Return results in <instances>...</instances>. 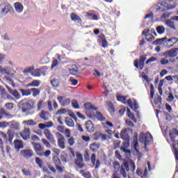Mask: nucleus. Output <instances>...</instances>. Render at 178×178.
I'll list each match as a JSON object with an SVG mask.
<instances>
[{
    "mask_svg": "<svg viewBox=\"0 0 178 178\" xmlns=\"http://www.w3.org/2000/svg\"><path fill=\"white\" fill-rule=\"evenodd\" d=\"M170 16V14L164 13L161 17V21L163 22V20H166V19H168Z\"/></svg>",
    "mask_w": 178,
    "mask_h": 178,
    "instance_id": "obj_63",
    "label": "nucleus"
},
{
    "mask_svg": "<svg viewBox=\"0 0 178 178\" xmlns=\"http://www.w3.org/2000/svg\"><path fill=\"white\" fill-rule=\"evenodd\" d=\"M58 101L63 105V106H67L70 104V99L58 96L57 97Z\"/></svg>",
    "mask_w": 178,
    "mask_h": 178,
    "instance_id": "obj_14",
    "label": "nucleus"
},
{
    "mask_svg": "<svg viewBox=\"0 0 178 178\" xmlns=\"http://www.w3.org/2000/svg\"><path fill=\"white\" fill-rule=\"evenodd\" d=\"M90 148L91 151H93V152H95V151H97V149L99 148V145L96 143L90 144Z\"/></svg>",
    "mask_w": 178,
    "mask_h": 178,
    "instance_id": "obj_40",
    "label": "nucleus"
},
{
    "mask_svg": "<svg viewBox=\"0 0 178 178\" xmlns=\"http://www.w3.org/2000/svg\"><path fill=\"white\" fill-rule=\"evenodd\" d=\"M133 144L134 149L136 151V152H138V149H137V147H138V140L137 136L134 137Z\"/></svg>",
    "mask_w": 178,
    "mask_h": 178,
    "instance_id": "obj_38",
    "label": "nucleus"
},
{
    "mask_svg": "<svg viewBox=\"0 0 178 178\" xmlns=\"http://www.w3.org/2000/svg\"><path fill=\"white\" fill-rule=\"evenodd\" d=\"M162 102V97L159 95H157L155 98H154V104L155 105H161Z\"/></svg>",
    "mask_w": 178,
    "mask_h": 178,
    "instance_id": "obj_42",
    "label": "nucleus"
},
{
    "mask_svg": "<svg viewBox=\"0 0 178 178\" xmlns=\"http://www.w3.org/2000/svg\"><path fill=\"white\" fill-rule=\"evenodd\" d=\"M80 173H81L84 177L91 178V174H90L88 172H84V170H81Z\"/></svg>",
    "mask_w": 178,
    "mask_h": 178,
    "instance_id": "obj_60",
    "label": "nucleus"
},
{
    "mask_svg": "<svg viewBox=\"0 0 178 178\" xmlns=\"http://www.w3.org/2000/svg\"><path fill=\"white\" fill-rule=\"evenodd\" d=\"M65 144H66V139H65L63 135L60 134L59 137L58 138V145L59 148L61 149H65V148H66Z\"/></svg>",
    "mask_w": 178,
    "mask_h": 178,
    "instance_id": "obj_11",
    "label": "nucleus"
},
{
    "mask_svg": "<svg viewBox=\"0 0 178 178\" xmlns=\"http://www.w3.org/2000/svg\"><path fill=\"white\" fill-rule=\"evenodd\" d=\"M95 136H97L95 138V140L100 139L102 141H105V140H108V138H111V136L109 135L104 134H95Z\"/></svg>",
    "mask_w": 178,
    "mask_h": 178,
    "instance_id": "obj_24",
    "label": "nucleus"
},
{
    "mask_svg": "<svg viewBox=\"0 0 178 178\" xmlns=\"http://www.w3.org/2000/svg\"><path fill=\"white\" fill-rule=\"evenodd\" d=\"M19 91L21 92L22 95H23V97L27 96V95H31V90L19 89Z\"/></svg>",
    "mask_w": 178,
    "mask_h": 178,
    "instance_id": "obj_36",
    "label": "nucleus"
},
{
    "mask_svg": "<svg viewBox=\"0 0 178 178\" xmlns=\"http://www.w3.org/2000/svg\"><path fill=\"white\" fill-rule=\"evenodd\" d=\"M20 155L25 159H29V158H31L34 155V152L30 149H22L20 151Z\"/></svg>",
    "mask_w": 178,
    "mask_h": 178,
    "instance_id": "obj_7",
    "label": "nucleus"
},
{
    "mask_svg": "<svg viewBox=\"0 0 178 178\" xmlns=\"http://www.w3.org/2000/svg\"><path fill=\"white\" fill-rule=\"evenodd\" d=\"M67 112H69V109L61 108L57 111V113H56V115H63L65 113H67Z\"/></svg>",
    "mask_w": 178,
    "mask_h": 178,
    "instance_id": "obj_45",
    "label": "nucleus"
},
{
    "mask_svg": "<svg viewBox=\"0 0 178 178\" xmlns=\"http://www.w3.org/2000/svg\"><path fill=\"white\" fill-rule=\"evenodd\" d=\"M0 74H7V76H9L10 74V72L9 70H8L7 68L3 67L0 65Z\"/></svg>",
    "mask_w": 178,
    "mask_h": 178,
    "instance_id": "obj_32",
    "label": "nucleus"
},
{
    "mask_svg": "<svg viewBox=\"0 0 178 178\" xmlns=\"http://www.w3.org/2000/svg\"><path fill=\"white\" fill-rule=\"evenodd\" d=\"M120 136L122 140H128L129 135H127L126 129H124L121 131Z\"/></svg>",
    "mask_w": 178,
    "mask_h": 178,
    "instance_id": "obj_35",
    "label": "nucleus"
},
{
    "mask_svg": "<svg viewBox=\"0 0 178 178\" xmlns=\"http://www.w3.org/2000/svg\"><path fill=\"white\" fill-rule=\"evenodd\" d=\"M113 168L115 171L113 172L112 178H120V175L118 172H120V174L122 177L127 178V172H131L134 173L136 170V164L132 160H129L127 163H124L120 166V164L118 161L113 163Z\"/></svg>",
    "mask_w": 178,
    "mask_h": 178,
    "instance_id": "obj_1",
    "label": "nucleus"
},
{
    "mask_svg": "<svg viewBox=\"0 0 178 178\" xmlns=\"http://www.w3.org/2000/svg\"><path fill=\"white\" fill-rule=\"evenodd\" d=\"M14 8L16 13H22L24 9V6L20 2H16L14 3Z\"/></svg>",
    "mask_w": 178,
    "mask_h": 178,
    "instance_id": "obj_15",
    "label": "nucleus"
},
{
    "mask_svg": "<svg viewBox=\"0 0 178 178\" xmlns=\"http://www.w3.org/2000/svg\"><path fill=\"white\" fill-rule=\"evenodd\" d=\"M64 134L65 136H66L67 138H70V129H65V130L64 131Z\"/></svg>",
    "mask_w": 178,
    "mask_h": 178,
    "instance_id": "obj_64",
    "label": "nucleus"
},
{
    "mask_svg": "<svg viewBox=\"0 0 178 178\" xmlns=\"http://www.w3.org/2000/svg\"><path fill=\"white\" fill-rule=\"evenodd\" d=\"M70 83H72V86H76L77 83H79V81L76 79H74V78L72 76L70 78Z\"/></svg>",
    "mask_w": 178,
    "mask_h": 178,
    "instance_id": "obj_62",
    "label": "nucleus"
},
{
    "mask_svg": "<svg viewBox=\"0 0 178 178\" xmlns=\"http://www.w3.org/2000/svg\"><path fill=\"white\" fill-rule=\"evenodd\" d=\"M35 162L37 165H38V166H40V168H44V162L40 158L37 157L35 159Z\"/></svg>",
    "mask_w": 178,
    "mask_h": 178,
    "instance_id": "obj_47",
    "label": "nucleus"
},
{
    "mask_svg": "<svg viewBox=\"0 0 178 178\" xmlns=\"http://www.w3.org/2000/svg\"><path fill=\"white\" fill-rule=\"evenodd\" d=\"M53 161L54 162L56 166H60V159H59L58 156H53Z\"/></svg>",
    "mask_w": 178,
    "mask_h": 178,
    "instance_id": "obj_41",
    "label": "nucleus"
},
{
    "mask_svg": "<svg viewBox=\"0 0 178 178\" xmlns=\"http://www.w3.org/2000/svg\"><path fill=\"white\" fill-rule=\"evenodd\" d=\"M90 161L92 163L93 166H95V162L97 161V156H95V154H92L90 157Z\"/></svg>",
    "mask_w": 178,
    "mask_h": 178,
    "instance_id": "obj_54",
    "label": "nucleus"
},
{
    "mask_svg": "<svg viewBox=\"0 0 178 178\" xmlns=\"http://www.w3.org/2000/svg\"><path fill=\"white\" fill-rule=\"evenodd\" d=\"M68 155L65 152H62L60 156V159L63 162V163H67L69 162V159L67 158Z\"/></svg>",
    "mask_w": 178,
    "mask_h": 178,
    "instance_id": "obj_25",
    "label": "nucleus"
},
{
    "mask_svg": "<svg viewBox=\"0 0 178 178\" xmlns=\"http://www.w3.org/2000/svg\"><path fill=\"white\" fill-rule=\"evenodd\" d=\"M1 94L3 97H6L8 99H10V95L6 93V90L5 89L1 90Z\"/></svg>",
    "mask_w": 178,
    "mask_h": 178,
    "instance_id": "obj_53",
    "label": "nucleus"
},
{
    "mask_svg": "<svg viewBox=\"0 0 178 178\" xmlns=\"http://www.w3.org/2000/svg\"><path fill=\"white\" fill-rule=\"evenodd\" d=\"M26 86L27 87H38V86H40V82H38L37 80H35L31 83H28Z\"/></svg>",
    "mask_w": 178,
    "mask_h": 178,
    "instance_id": "obj_43",
    "label": "nucleus"
},
{
    "mask_svg": "<svg viewBox=\"0 0 178 178\" xmlns=\"http://www.w3.org/2000/svg\"><path fill=\"white\" fill-rule=\"evenodd\" d=\"M70 17L74 22H81V18H80L79 15H76L75 13H72Z\"/></svg>",
    "mask_w": 178,
    "mask_h": 178,
    "instance_id": "obj_37",
    "label": "nucleus"
},
{
    "mask_svg": "<svg viewBox=\"0 0 178 178\" xmlns=\"http://www.w3.org/2000/svg\"><path fill=\"white\" fill-rule=\"evenodd\" d=\"M31 92L33 93V97H37L40 94L38 89L34 88L31 89Z\"/></svg>",
    "mask_w": 178,
    "mask_h": 178,
    "instance_id": "obj_51",
    "label": "nucleus"
},
{
    "mask_svg": "<svg viewBox=\"0 0 178 178\" xmlns=\"http://www.w3.org/2000/svg\"><path fill=\"white\" fill-rule=\"evenodd\" d=\"M178 42V38H171L170 39H167L165 40V48H172L175 44H177Z\"/></svg>",
    "mask_w": 178,
    "mask_h": 178,
    "instance_id": "obj_12",
    "label": "nucleus"
},
{
    "mask_svg": "<svg viewBox=\"0 0 178 178\" xmlns=\"http://www.w3.org/2000/svg\"><path fill=\"white\" fill-rule=\"evenodd\" d=\"M156 31L159 34H163L165 33V27L159 26L156 28Z\"/></svg>",
    "mask_w": 178,
    "mask_h": 178,
    "instance_id": "obj_46",
    "label": "nucleus"
},
{
    "mask_svg": "<svg viewBox=\"0 0 178 178\" xmlns=\"http://www.w3.org/2000/svg\"><path fill=\"white\" fill-rule=\"evenodd\" d=\"M0 115L2 116V115H4L6 118H12V115L9 114L7 113L4 109H1L0 110Z\"/></svg>",
    "mask_w": 178,
    "mask_h": 178,
    "instance_id": "obj_49",
    "label": "nucleus"
},
{
    "mask_svg": "<svg viewBox=\"0 0 178 178\" xmlns=\"http://www.w3.org/2000/svg\"><path fill=\"white\" fill-rule=\"evenodd\" d=\"M168 7V4L165 1H162L161 3H158L156 6V10H160V12H164L165 8Z\"/></svg>",
    "mask_w": 178,
    "mask_h": 178,
    "instance_id": "obj_17",
    "label": "nucleus"
},
{
    "mask_svg": "<svg viewBox=\"0 0 178 178\" xmlns=\"http://www.w3.org/2000/svg\"><path fill=\"white\" fill-rule=\"evenodd\" d=\"M85 108L89 111H97L95 106L91 104V103H86L84 104Z\"/></svg>",
    "mask_w": 178,
    "mask_h": 178,
    "instance_id": "obj_31",
    "label": "nucleus"
},
{
    "mask_svg": "<svg viewBox=\"0 0 178 178\" xmlns=\"http://www.w3.org/2000/svg\"><path fill=\"white\" fill-rule=\"evenodd\" d=\"M127 104L131 109H138V103L135 99L132 101L129 99L127 100Z\"/></svg>",
    "mask_w": 178,
    "mask_h": 178,
    "instance_id": "obj_16",
    "label": "nucleus"
},
{
    "mask_svg": "<svg viewBox=\"0 0 178 178\" xmlns=\"http://www.w3.org/2000/svg\"><path fill=\"white\" fill-rule=\"evenodd\" d=\"M160 63L162 65H169V60H168L166 58H162L160 60Z\"/></svg>",
    "mask_w": 178,
    "mask_h": 178,
    "instance_id": "obj_50",
    "label": "nucleus"
},
{
    "mask_svg": "<svg viewBox=\"0 0 178 178\" xmlns=\"http://www.w3.org/2000/svg\"><path fill=\"white\" fill-rule=\"evenodd\" d=\"M12 9V6H10L8 3H3L0 4V17H3V16H6L10 10Z\"/></svg>",
    "mask_w": 178,
    "mask_h": 178,
    "instance_id": "obj_4",
    "label": "nucleus"
},
{
    "mask_svg": "<svg viewBox=\"0 0 178 178\" xmlns=\"http://www.w3.org/2000/svg\"><path fill=\"white\" fill-rule=\"evenodd\" d=\"M165 24L168 26V27L173 29V30H176V26H175V22L172 21L171 19L165 20Z\"/></svg>",
    "mask_w": 178,
    "mask_h": 178,
    "instance_id": "obj_28",
    "label": "nucleus"
},
{
    "mask_svg": "<svg viewBox=\"0 0 178 178\" xmlns=\"http://www.w3.org/2000/svg\"><path fill=\"white\" fill-rule=\"evenodd\" d=\"M145 62V57L142 56L140 57V60H138V59L135 60L134 67H137V69H140V70H143V69H144Z\"/></svg>",
    "mask_w": 178,
    "mask_h": 178,
    "instance_id": "obj_8",
    "label": "nucleus"
},
{
    "mask_svg": "<svg viewBox=\"0 0 178 178\" xmlns=\"http://www.w3.org/2000/svg\"><path fill=\"white\" fill-rule=\"evenodd\" d=\"M176 136H178V131L176 129H173L170 131V137L172 141H175V138H176Z\"/></svg>",
    "mask_w": 178,
    "mask_h": 178,
    "instance_id": "obj_26",
    "label": "nucleus"
},
{
    "mask_svg": "<svg viewBox=\"0 0 178 178\" xmlns=\"http://www.w3.org/2000/svg\"><path fill=\"white\" fill-rule=\"evenodd\" d=\"M45 136L46 138H47L49 141H50V143H55V138H54V135L51 134V131H49V130L45 129Z\"/></svg>",
    "mask_w": 178,
    "mask_h": 178,
    "instance_id": "obj_21",
    "label": "nucleus"
},
{
    "mask_svg": "<svg viewBox=\"0 0 178 178\" xmlns=\"http://www.w3.org/2000/svg\"><path fill=\"white\" fill-rule=\"evenodd\" d=\"M70 73L73 76H77L79 74V67L77 65H72L70 68H69Z\"/></svg>",
    "mask_w": 178,
    "mask_h": 178,
    "instance_id": "obj_23",
    "label": "nucleus"
},
{
    "mask_svg": "<svg viewBox=\"0 0 178 178\" xmlns=\"http://www.w3.org/2000/svg\"><path fill=\"white\" fill-rule=\"evenodd\" d=\"M8 92H10V94H11L12 96L14 97V98H15V99H20V97H22L20 95V93H19V92L16 90H12L10 89V88L7 87Z\"/></svg>",
    "mask_w": 178,
    "mask_h": 178,
    "instance_id": "obj_18",
    "label": "nucleus"
},
{
    "mask_svg": "<svg viewBox=\"0 0 178 178\" xmlns=\"http://www.w3.org/2000/svg\"><path fill=\"white\" fill-rule=\"evenodd\" d=\"M166 40H168V38H166V37H164V38H160V39H157L153 42V44L154 45H162V44H163V45L165 47H166V42H165Z\"/></svg>",
    "mask_w": 178,
    "mask_h": 178,
    "instance_id": "obj_20",
    "label": "nucleus"
},
{
    "mask_svg": "<svg viewBox=\"0 0 178 178\" xmlns=\"http://www.w3.org/2000/svg\"><path fill=\"white\" fill-rule=\"evenodd\" d=\"M154 85L151 84L150 85V98L152 99H154Z\"/></svg>",
    "mask_w": 178,
    "mask_h": 178,
    "instance_id": "obj_59",
    "label": "nucleus"
},
{
    "mask_svg": "<svg viewBox=\"0 0 178 178\" xmlns=\"http://www.w3.org/2000/svg\"><path fill=\"white\" fill-rule=\"evenodd\" d=\"M18 106L19 109L22 111V112H27L28 111L33 109V106L31 105V103H30V102L27 99H23L19 102L18 103Z\"/></svg>",
    "mask_w": 178,
    "mask_h": 178,
    "instance_id": "obj_2",
    "label": "nucleus"
},
{
    "mask_svg": "<svg viewBox=\"0 0 178 178\" xmlns=\"http://www.w3.org/2000/svg\"><path fill=\"white\" fill-rule=\"evenodd\" d=\"M96 118L100 121L105 120V117H104V115H102L99 111H96Z\"/></svg>",
    "mask_w": 178,
    "mask_h": 178,
    "instance_id": "obj_48",
    "label": "nucleus"
},
{
    "mask_svg": "<svg viewBox=\"0 0 178 178\" xmlns=\"http://www.w3.org/2000/svg\"><path fill=\"white\" fill-rule=\"evenodd\" d=\"M127 97V96H117L118 101H120V102H122V104H126V99Z\"/></svg>",
    "mask_w": 178,
    "mask_h": 178,
    "instance_id": "obj_44",
    "label": "nucleus"
},
{
    "mask_svg": "<svg viewBox=\"0 0 178 178\" xmlns=\"http://www.w3.org/2000/svg\"><path fill=\"white\" fill-rule=\"evenodd\" d=\"M24 124H26V126H35L37 125V122L30 120L27 121H24Z\"/></svg>",
    "mask_w": 178,
    "mask_h": 178,
    "instance_id": "obj_34",
    "label": "nucleus"
},
{
    "mask_svg": "<svg viewBox=\"0 0 178 178\" xmlns=\"http://www.w3.org/2000/svg\"><path fill=\"white\" fill-rule=\"evenodd\" d=\"M72 104L73 108H75V109H79V108H80L77 100H76V99L72 100Z\"/></svg>",
    "mask_w": 178,
    "mask_h": 178,
    "instance_id": "obj_56",
    "label": "nucleus"
},
{
    "mask_svg": "<svg viewBox=\"0 0 178 178\" xmlns=\"http://www.w3.org/2000/svg\"><path fill=\"white\" fill-rule=\"evenodd\" d=\"M75 164L80 169H83L84 168V161L83 160V156L80 154H76V159L75 160Z\"/></svg>",
    "mask_w": 178,
    "mask_h": 178,
    "instance_id": "obj_10",
    "label": "nucleus"
},
{
    "mask_svg": "<svg viewBox=\"0 0 178 178\" xmlns=\"http://www.w3.org/2000/svg\"><path fill=\"white\" fill-rule=\"evenodd\" d=\"M152 140V136L149 132H147L146 134L141 133L139 135V141L140 143H143L145 144V147H147L148 145L149 141Z\"/></svg>",
    "mask_w": 178,
    "mask_h": 178,
    "instance_id": "obj_3",
    "label": "nucleus"
},
{
    "mask_svg": "<svg viewBox=\"0 0 178 178\" xmlns=\"http://www.w3.org/2000/svg\"><path fill=\"white\" fill-rule=\"evenodd\" d=\"M32 145L34 147V149L39 156H44L45 155V152H44V147L40 145V143H35L34 142L31 143Z\"/></svg>",
    "mask_w": 178,
    "mask_h": 178,
    "instance_id": "obj_5",
    "label": "nucleus"
},
{
    "mask_svg": "<svg viewBox=\"0 0 178 178\" xmlns=\"http://www.w3.org/2000/svg\"><path fill=\"white\" fill-rule=\"evenodd\" d=\"M86 129L89 131V133H92L95 129L94 128V124L92 123V121L88 120L86 123Z\"/></svg>",
    "mask_w": 178,
    "mask_h": 178,
    "instance_id": "obj_19",
    "label": "nucleus"
},
{
    "mask_svg": "<svg viewBox=\"0 0 178 178\" xmlns=\"http://www.w3.org/2000/svg\"><path fill=\"white\" fill-rule=\"evenodd\" d=\"M44 105H45V102H44V100L39 101V102L38 103V109L40 111L42 108V107H44Z\"/></svg>",
    "mask_w": 178,
    "mask_h": 178,
    "instance_id": "obj_52",
    "label": "nucleus"
},
{
    "mask_svg": "<svg viewBox=\"0 0 178 178\" xmlns=\"http://www.w3.org/2000/svg\"><path fill=\"white\" fill-rule=\"evenodd\" d=\"M8 124L10 129H14L15 130H19V128L20 127V124L15 122H10Z\"/></svg>",
    "mask_w": 178,
    "mask_h": 178,
    "instance_id": "obj_30",
    "label": "nucleus"
},
{
    "mask_svg": "<svg viewBox=\"0 0 178 178\" xmlns=\"http://www.w3.org/2000/svg\"><path fill=\"white\" fill-rule=\"evenodd\" d=\"M173 99H175V97L173 96V94L172 92H170L167 99V101L168 102H173Z\"/></svg>",
    "mask_w": 178,
    "mask_h": 178,
    "instance_id": "obj_61",
    "label": "nucleus"
},
{
    "mask_svg": "<svg viewBox=\"0 0 178 178\" xmlns=\"http://www.w3.org/2000/svg\"><path fill=\"white\" fill-rule=\"evenodd\" d=\"M108 111L110 112V113H113V112H115V107H113V104L111 103L108 104Z\"/></svg>",
    "mask_w": 178,
    "mask_h": 178,
    "instance_id": "obj_58",
    "label": "nucleus"
},
{
    "mask_svg": "<svg viewBox=\"0 0 178 178\" xmlns=\"http://www.w3.org/2000/svg\"><path fill=\"white\" fill-rule=\"evenodd\" d=\"M5 106L8 111H12L13 109V103H6Z\"/></svg>",
    "mask_w": 178,
    "mask_h": 178,
    "instance_id": "obj_55",
    "label": "nucleus"
},
{
    "mask_svg": "<svg viewBox=\"0 0 178 178\" xmlns=\"http://www.w3.org/2000/svg\"><path fill=\"white\" fill-rule=\"evenodd\" d=\"M65 122V124H67L68 127H74V122L71 118L70 117L66 118Z\"/></svg>",
    "mask_w": 178,
    "mask_h": 178,
    "instance_id": "obj_27",
    "label": "nucleus"
},
{
    "mask_svg": "<svg viewBox=\"0 0 178 178\" xmlns=\"http://www.w3.org/2000/svg\"><path fill=\"white\" fill-rule=\"evenodd\" d=\"M147 166L148 169L145 168L143 173L140 168H138L136 170V175L142 178L147 177V176H148V171L150 172L151 170V163H149V162H147Z\"/></svg>",
    "mask_w": 178,
    "mask_h": 178,
    "instance_id": "obj_6",
    "label": "nucleus"
},
{
    "mask_svg": "<svg viewBox=\"0 0 178 178\" xmlns=\"http://www.w3.org/2000/svg\"><path fill=\"white\" fill-rule=\"evenodd\" d=\"M51 83L53 87H58L59 86V81L58 79H53L51 80Z\"/></svg>",
    "mask_w": 178,
    "mask_h": 178,
    "instance_id": "obj_57",
    "label": "nucleus"
},
{
    "mask_svg": "<svg viewBox=\"0 0 178 178\" xmlns=\"http://www.w3.org/2000/svg\"><path fill=\"white\" fill-rule=\"evenodd\" d=\"M99 38H100L102 47L104 48H106V39L105 38V35H102L99 36Z\"/></svg>",
    "mask_w": 178,
    "mask_h": 178,
    "instance_id": "obj_39",
    "label": "nucleus"
},
{
    "mask_svg": "<svg viewBox=\"0 0 178 178\" xmlns=\"http://www.w3.org/2000/svg\"><path fill=\"white\" fill-rule=\"evenodd\" d=\"M41 73H42L41 70L38 68L33 70V72H32V76H34L35 77H40V76H41Z\"/></svg>",
    "mask_w": 178,
    "mask_h": 178,
    "instance_id": "obj_33",
    "label": "nucleus"
},
{
    "mask_svg": "<svg viewBox=\"0 0 178 178\" xmlns=\"http://www.w3.org/2000/svg\"><path fill=\"white\" fill-rule=\"evenodd\" d=\"M34 69H35V67H34V65H31V67H28L25 68L23 71V73L24 74H26L27 73H31V74H33V73L34 72Z\"/></svg>",
    "mask_w": 178,
    "mask_h": 178,
    "instance_id": "obj_29",
    "label": "nucleus"
},
{
    "mask_svg": "<svg viewBox=\"0 0 178 178\" xmlns=\"http://www.w3.org/2000/svg\"><path fill=\"white\" fill-rule=\"evenodd\" d=\"M19 135L25 141H27L29 138H30V129L25 128L22 132H20Z\"/></svg>",
    "mask_w": 178,
    "mask_h": 178,
    "instance_id": "obj_13",
    "label": "nucleus"
},
{
    "mask_svg": "<svg viewBox=\"0 0 178 178\" xmlns=\"http://www.w3.org/2000/svg\"><path fill=\"white\" fill-rule=\"evenodd\" d=\"M177 54L178 48H174L165 51L163 55L168 58H175V56H177Z\"/></svg>",
    "mask_w": 178,
    "mask_h": 178,
    "instance_id": "obj_9",
    "label": "nucleus"
},
{
    "mask_svg": "<svg viewBox=\"0 0 178 178\" xmlns=\"http://www.w3.org/2000/svg\"><path fill=\"white\" fill-rule=\"evenodd\" d=\"M14 147L15 149H17V151H19L23 149L24 145H23V142L22 140H16L14 141Z\"/></svg>",
    "mask_w": 178,
    "mask_h": 178,
    "instance_id": "obj_22",
    "label": "nucleus"
}]
</instances>
